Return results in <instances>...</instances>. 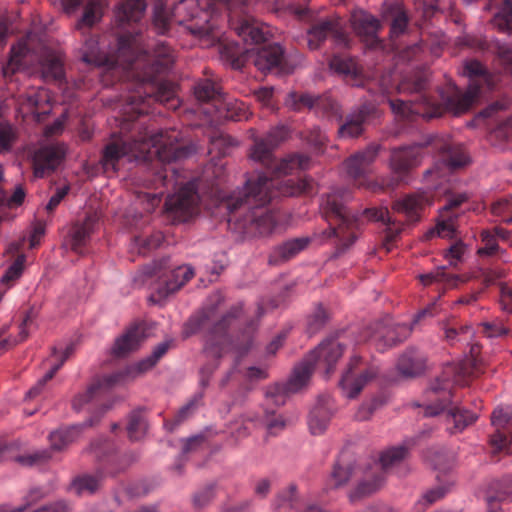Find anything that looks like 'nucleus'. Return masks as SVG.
Here are the masks:
<instances>
[{
    "label": "nucleus",
    "instance_id": "obj_24",
    "mask_svg": "<svg viewBox=\"0 0 512 512\" xmlns=\"http://www.w3.org/2000/svg\"><path fill=\"white\" fill-rule=\"evenodd\" d=\"M350 22L355 33L363 39L370 47H376L380 40L378 32L381 28L380 21L362 9L352 12Z\"/></svg>",
    "mask_w": 512,
    "mask_h": 512
},
{
    "label": "nucleus",
    "instance_id": "obj_45",
    "mask_svg": "<svg viewBox=\"0 0 512 512\" xmlns=\"http://www.w3.org/2000/svg\"><path fill=\"white\" fill-rule=\"evenodd\" d=\"M385 17H391V37L403 34L408 24V16L400 4H391L385 10Z\"/></svg>",
    "mask_w": 512,
    "mask_h": 512
},
{
    "label": "nucleus",
    "instance_id": "obj_34",
    "mask_svg": "<svg viewBox=\"0 0 512 512\" xmlns=\"http://www.w3.org/2000/svg\"><path fill=\"white\" fill-rule=\"evenodd\" d=\"M74 352V344H69L65 347V349L59 352L56 348L53 349L52 357L55 358L56 362L53 363L50 369L45 373V375L38 380V382L29 389L27 392L28 398H34L40 394L43 387L46 385L48 381H50L57 371L63 366L65 361L73 354Z\"/></svg>",
    "mask_w": 512,
    "mask_h": 512
},
{
    "label": "nucleus",
    "instance_id": "obj_37",
    "mask_svg": "<svg viewBox=\"0 0 512 512\" xmlns=\"http://www.w3.org/2000/svg\"><path fill=\"white\" fill-rule=\"evenodd\" d=\"M23 109L35 115L38 121L44 119L50 112L49 97L45 90L28 93L21 102Z\"/></svg>",
    "mask_w": 512,
    "mask_h": 512
},
{
    "label": "nucleus",
    "instance_id": "obj_63",
    "mask_svg": "<svg viewBox=\"0 0 512 512\" xmlns=\"http://www.w3.org/2000/svg\"><path fill=\"white\" fill-rule=\"evenodd\" d=\"M466 252V246L463 242L459 241L452 244L444 253V258L448 261L449 265L456 268L463 260V255Z\"/></svg>",
    "mask_w": 512,
    "mask_h": 512
},
{
    "label": "nucleus",
    "instance_id": "obj_21",
    "mask_svg": "<svg viewBox=\"0 0 512 512\" xmlns=\"http://www.w3.org/2000/svg\"><path fill=\"white\" fill-rule=\"evenodd\" d=\"M377 114L375 103L366 101L348 113L338 128L341 139L358 138L364 132L365 124Z\"/></svg>",
    "mask_w": 512,
    "mask_h": 512
},
{
    "label": "nucleus",
    "instance_id": "obj_2",
    "mask_svg": "<svg viewBox=\"0 0 512 512\" xmlns=\"http://www.w3.org/2000/svg\"><path fill=\"white\" fill-rule=\"evenodd\" d=\"M67 12L75 10L80 5H85L82 18L77 23V29L85 36L81 48L83 62L95 66H119L127 72H131L135 78L133 90L137 93L142 85L152 83H170L162 80L174 63V51L165 42H158L150 50V45L145 42L139 23L146 10L145 0H123L116 10V20L121 31L117 36V49L113 58L107 57L100 51L98 36H86L87 31L100 18L98 0H62Z\"/></svg>",
    "mask_w": 512,
    "mask_h": 512
},
{
    "label": "nucleus",
    "instance_id": "obj_22",
    "mask_svg": "<svg viewBox=\"0 0 512 512\" xmlns=\"http://www.w3.org/2000/svg\"><path fill=\"white\" fill-rule=\"evenodd\" d=\"M66 152L64 143L50 144L36 150L32 158L34 175L42 178L53 172L64 160Z\"/></svg>",
    "mask_w": 512,
    "mask_h": 512
},
{
    "label": "nucleus",
    "instance_id": "obj_23",
    "mask_svg": "<svg viewBox=\"0 0 512 512\" xmlns=\"http://www.w3.org/2000/svg\"><path fill=\"white\" fill-rule=\"evenodd\" d=\"M286 103L294 110L313 109L325 117L337 116L340 111L338 103L329 96L313 97L310 94L290 93Z\"/></svg>",
    "mask_w": 512,
    "mask_h": 512
},
{
    "label": "nucleus",
    "instance_id": "obj_12",
    "mask_svg": "<svg viewBox=\"0 0 512 512\" xmlns=\"http://www.w3.org/2000/svg\"><path fill=\"white\" fill-rule=\"evenodd\" d=\"M257 0H229L230 28L247 44L258 45L268 40L269 27L250 15V7Z\"/></svg>",
    "mask_w": 512,
    "mask_h": 512
},
{
    "label": "nucleus",
    "instance_id": "obj_40",
    "mask_svg": "<svg viewBox=\"0 0 512 512\" xmlns=\"http://www.w3.org/2000/svg\"><path fill=\"white\" fill-rule=\"evenodd\" d=\"M330 69L343 76L345 79L354 81L358 85L357 79L361 73L356 61L347 55H334L329 62Z\"/></svg>",
    "mask_w": 512,
    "mask_h": 512
},
{
    "label": "nucleus",
    "instance_id": "obj_58",
    "mask_svg": "<svg viewBox=\"0 0 512 512\" xmlns=\"http://www.w3.org/2000/svg\"><path fill=\"white\" fill-rule=\"evenodd\" d=\"M164 240L162 232H154L150 236H136L134 238L135 245L139 248V253L147 252L158 248Z\"/></svg>",
    "mask_w": 512,
    "mask_h": 512
},
{
    "label": "nucleus",
    "instance_id": "obj_48",
    "mask_svg": "<svg viewBox=\"0 0 512 512\" xmlns=\"http://www.w3.org/2000/svg\"><path fill=\"white\" fill-rule=\"evenodd\" d=\"M481 242L482 246L477 250L480 257H503L504 250L500 248L495 235L491 231L484 230L481 232Z\"/></svg>",
    "mask_w": 512,
    "mask_h": 512
},
{
    "label": "nucleus",
    "instance_id": "obj_26",
    "mask_svg": "<svg viewBox=\"0 0 512 512\" xmlns=\"http://www.w3.org/2000/svg\"><path fill=\"white\" fill-rule=\"evenodd\" d=\"M440 160L450 169H458L468 164L469 158L462 144L450 140L435 139L432 142Z\"/></svg>",
    "mask_w": 512,
    "mask_h": 512
},
{
    "label": "nucleus",
    "instance_id": "obj_11",
    "mask_svg": "<svg viewBox=\"0 0 512 512\" xmlns=\"http://www.w3.org/2000/svg\"><path fill=\"white\" fill-rule=\"evenodd\" d=\"M221 53L232 64L233 68L241 69L247 64H253L262 72L280 67L284 51L279 44L261 48L242 49L236 43L221 44Z\"/></svg>",
    "mask_w": 512,
    "mask_h": 512
},
{
    "label": "nucleus",
    "instance_id": "obj_6",
    "mask_svg": "<svg viewBox=\"0 0 512 512\" xmlns=\"http://www.w3.org/2000/svg\"><path fill=\"white\" fill-rule=\"evenodd\" d=\"M229 7V0H180L169 11L164 4L157 2L154 7L153 27L158 34H165L171 23L184 24L199 19V22L187 28L193 35L214 44L220 42L221 35L212 23L213 15L222 8L229 13Z\"/></svg>",
    "mask_w": 512,
    "mask_h": 512
},
{
    "label": "nucleus",
    "instance_id": "obj_52",
    "mask_svg": "<svg viewBox=\"0 0 512 512\" xmlns=\"http://www.w3.org/2000/svg\"><path fill=\"white\" fill-rule=\"evenodd\" d=\"M383 481L382 474L376 475L372 481H362L357 487L350 492L349 499L351 502H356L363 497H366L375 492Z\"/></svg>",
    "mask_w": 512,
    "mask_h": 512
},
{
    "label": "nucleus",
    "instance_id": "obj_59",
    "mask_svg": "<svg viewBox=\"0 0 512 512\" xmlns=\"http://www.w3.org/2000/svg\"><path fill=\"white\" fill-rule=\"evenodd\" d=\"M201 398H202V395L195 396L186 405L181 407L179 409V411L177 412V414L175 415L173 421L171 423L170 422H166L165 426L169 430H173L175 426L179 425L184 420H186L188 417H190L194 413L196 408L198 407V403L201 400Z\"/></svg>",
    "mask_w": 512,
    "mask_h": 512
},
{
    "label": "nucleus",
    "instance_id": "obj_50",
    "mask_svg": "<svg viewBox=\"0 0 512 512\" xmlns=\"http://www.w3.org/2000/svg\"><path fill=\"white\" fill-rule=\"evenodd\" d=\"M354 466L351 463L337 462L331 473L329 485L331 488H339L345 485L352 477Z\"/></svg>",
    "mask_w": 512,
    "mask_h": 512
},
{
    "label": "nucleus",
    "instance_id": "obj_42",
    "mask_svg": "<svg viewBox=\"0 0 512 512\" xmlns=\"http://www.w3.org/2000/svg\"><path fill=\"white\" fill-rule=\"evenodd\" d=\"M194 95L200 102H220L221 87L210 78L199 80L194 86Z\"/></svg>",
    "mask_w": 512,
    "mask_h": 512
},
{
    "label": "nucleus",
    "instance_id": "obj_41",
    "mask_svg": "<svg viewBox=\"0 0 512 512\" xmlns=\"http://www.w3.org/2000/svg\"><path fill=\"white\" fill-rule=\"evenodd\" d=\"M445 270L446 268L444 266L438 267L434 271L420 275L419 279L425 286L433 283H441L445 288H455L460 282L466 281V279L461 276L447 274Z\"/></svg>",
    "mask_w": 512,
    "mask_h": 512
},
{
    "label": "nucleus",
    "instance_id": "obj_60",
    "mask_svg": "<svg viewBox=\"0 0 512 512\" xmlns=\"http://www.w3.org/2000/svg\"><path fill=\"white\" fill-rule=\"evenodd\" d=\"M328 315L324 308L319 305L307 319V332L313 335L319 332L327 323Z\"/></svg>",
    "mask_w": 512,
    "mask_h": 512
},
{
    "label": "nucleus",
    "instance_id": "obj_32",
    "mask_svg": "<svg viewBox=\"0 0 512 512\" xmlns=\"http://www.w3.org/2000/svg\"><path fill=\"white\" fill-rule=\"evenodd\" d=\"M426 367V357L417 349H407L398 359L397 369L405 377L420 375Z\"/></svg>",
    "mask_w": 512,
    "mask_h": 512
},
{
    "label": "nucleus",
    "instance_id": "obj_44",
    "mask_svg": "<svg viewBox=\"0 0 512 512\" xmlns=\"http://www.w3.org/2000/svg\"><path fill=\"white\" fill-rule=\"evenodd\" d=\"M447 421L454 424L453 428H449L451 433L461 432L469 425L473 424L478 415L469 410L460 407H452L447 413Z\"/></svg>",
    "mask_w": 512,
    "mask_h": 512
},
{
    "label": "nucleus",
    "instance_id": "obj_31",
    "mask_svg": "<svg viewBox=\"0 0 512 512\" xmlns=\"http://www.w3.org/2000/svg\"><path fill=\"white\" fill-rule=\"evenodd\" d=\"M330 402L329 396H322L311 410L308 425L312 434L320 435L326 430L332 416Z\"/></svg>",
    "mask_w": 512,
    "mask_h": 512
},
{
    "label": "nucleus",
    "instance_id": "obj_39",
    "mask_svg": "<svg viewBox=\"0 0 512 512\" xmlns=\"http://www.w3.org/2000/svg\"><path fill=\"white\" fill-rule=\"evenodd\" d=\"M425 204V198L418 195H407L406 197L395 201L393 210L406 216L410 222L419 220L420 211Z\"/></svg>",
    "mask_w": 512,
    "mask_h": 512
},
{
    "label": "nucleus",
    "instance_id": "obj_57",
    "mask_svg": "<svg viewBox=\"0 0 512 512\" xmlns=\"http://www.w3.org/2000/svg\"><path fill=\"white\" fill-rule=\"evenodd\" d=\"M263 423L267 433L272 436L278 435L286 427V421L283 416L269 410L265 411L263 416Z\"/></svg>",
    "mask_w": 512,
    "mask_h": 512
},
{
    "label": "nucleus",
    "instance_id": "obj_27",
    "mask_svg": "<svg viewBox=\"0 0 512 512\" xmlns=\"http://www.w3.org/2000/svg\"><path fill=\"white\" fill-rule=\"evenodd\" d=\"M363 216L368 220L382 222L386 226V233L383 244L387 251L391 250L392 244L399 236L403 229V224L392 220L387 208H366L363 211Z\"/></svg>",
    "mask_w": 512,
    "mask_h": 512
},
{
    "label": "nucleus",
    "instance_id": "obj_38",
    "mask_svg": "<svg viewBox=\"0 0 512 512\" xmlns=\"http://www.w3.org/2000/svg\"><path fill=\"white\" fill-rule=\"evenodd\" d=\"M411 329L405 325H397L393 330H387L384 332H376L372 335L371 340L375 342L376 347L379 351H384L387 347H392L397 343L402 342L408 337Z\"/></svg>",
    "mask_w": 512,
    "mask_h": 512
},
{
    "label": "nucleus",
    "instance_id": "obj_25",
    "mask_svg": "<svg viewBox=\"0 0 512 512\" xmlns=\"http://www.w3.org/2000/svg\"><path fill=\"white\" fill-rule=\"evenodd\" d=\"M344 352V346L334 337L323 340L317 348L311 351L307 356H312L314 367L323 365L325 373L329 375L333 371L334 365Z\"/></svg>",
    "mask_w": 512,
    "mask_h": 512
},
{
    "label": "nucleus",
    "instance_id": "obj_19",
    "mask_svg": "<svg viewBox=\"0 0 512 512\" xmlns=\"http://www.w3.org/2000/svg\"><path fill=\"white\" fill-rule=\"evenodd\" d=\"M111 407V402H104L95 409L90 418L85 422L68 427H62L51 432L49 435L51 449L55 451L64 449L67 445L74 442L86 428L93 427L98 424L102 416L111 409Z\"/></svg>",
    "mask_w": 512,
    "mask_h": 512
},
{
    "label": "nucleus",
    "instance_id": "obj_56",
    "mask_svg": "<svg viewBox=\"0 0 512 512\" xmlns=\"http://www.w3.org/2000/svg\"><path fill=\"white\" fill-rule=\"evenodd\" d=\"M493 23L500 31L512 32V3L505 0L500 11L495 15Z\"/></svg>",
    "mask_w": 512,
    "mask_h": 512
},
{
    "label": "nucleus",
    "instance_id": "obj_17",
    "mask_svg": "<svg viewBox=\"0 0 512 512\" xmlns=\"http://www.w3.org/2000/svg\"><path fill=\"white\" fill-rule=\"evenodd\" d=\"M381 149L380 144L371 143L362 151L356 152L345 160L346 173L356 186L369 187L368 174Z\"/></svg>",
    "mask_w": 512,
    "mask_h": 512
},
{
    "label": "nucleus",
    "instance_id": "obj_53",
    "mask_svg": "<svg viewBox=\"0 0 512 512\" xmlns=\"http://www.w3.org/2000/svg\"><path fill=\"white\" fill-rule=\"evenodd\" d=\"M51 458V452L49 449L35 450L23 455H18L15 461L25 467L39 466Z\"/></svg>",
    "mask_w": 512,
    "mask_h": 512
},
{
    "label": "nucleus",
    "instance_id": "obj_29",
    "mask_svg": "<svg viewBox=\"0 0 512 512\" xmlns=\"http://www.w3.org/2000/svg\"><path fill=\"white\" fill-rule=\"evenodd\" d=\"M144 329L140 325L129 327L120 337L115 340L111 353L115 357H125L139 348L144 340Z\"/></svg>",
    "mask_w": 512,
    "mask_h": 512
},
{
    "label": "nucleus",
    "instance_id": "obj_13",
    "mask_svg": "<svg viewBox=\"0 0 512 512\" xmlns=\"http://www.w3.org/2000/svg\"><path fill=\"white\" fill-rule=\"evenodd\" d=\"M145 274L157 278L150 301L158 303L183 287L194 276V271L186 265L172 267L170 259L166 258L155 262L153 267H147Z\"/></svg>",
    "mask_w": 512,
    "mask_h": 512
},
{
    "label": "nucleus",
    "instance_id": "obj_8",
    "mask_svg": "<svg viewBox=\"0 0 512 512\" xmlns=\"http://www.w3.org/2000/svg\"><path fill=\"white\" fill-rule=\"evenodd\" d=\"M169 348L170 342L159 343L148 357L142 359L135 365L128 366L123 370L114 372L93 382L85 391L74 396L71 403L72 409L76 412H80L90 403L99 401L103 394L112 386L125 382L127 379H134L149 371L168 352Z\"/></svg>",
    "mask_w": 512,
    "mask_h": 512
},
{
    "label": "nucleus",
    "instance_id": "obj_49",
    "mask_svg": "<svg viewBox=\"0 0 512 512\" xmlns=\"http://www.w3.org/2000/svg\"><path fill=\"white\" fill-rule=\"evenodd\" d=\"M444 339L450 344L462 340H467L469 335L472 333V329L469 325H458L456 322L447 321L443 323Z\"/></svg>",
    "mask_w": 512,
    "mask_h": 512
},
{
    "label": "nucleus",
    "instance_id": "obj_1",
    "mask_svg": "<svg viewBox=\"0 0 512 512\" xmlns=\"http://www.w3.org/2000/svg\"><path fill=\"white\" fill-rule=\"evenodd\" d=\"M143 91L129 93L125 99L122 130L133 132L131 135L107 144L103 150L101 164L105 171L117 170L119 161L125 157L128 161L149 162L156 169L155 183L169 189L179 186L176 193L165 201V212L173 222H186L198 212L199 195L196 181L183 183L178 168L172 164L188 157L192 150L179 142L180 133L175 130L156 131L145 122H135L147 114L152 103L159 102L170 109L179 106L176 98V86L173 83H152L142 85Z\"/></svg>",
    "mask_w": 512,
    "mask_h": 512
},
{
    "label": "nucleus",
    "instance_id": "obj_20",
    "mask_svg": "<svg viewBox=\"0 0 512 512\" xmlns=\"http://www.w3.org/2000/svg\"><path fill=\"white\" fill-rule=\"evenodd\" d=\"M468 200L466 193H459L448 198L440 210L436 226L427 233V237L438 235L442 238H452L456 233L459 213L457 209Z\"/></svg>",
    "mask_w": 512,
    "mask_h": 512
},
{
    "label": "nucleus",
    "instance_id": "obj_3",
    "mask_svg": "<svg viewBox=\"0 0 512 512\" xmlns=\"http://www.w3.org/2000/svg\"><path fill=\"white\" fill-rule=\"evenodd\" d=\"M287 136L288 129L285 126H278L263 137H255L249 157L270 170L275 177H267L264 174L253 175L246 180L242 189L224 196L219 203L220 209L227 211L228 221L237 220L236 213L248 210L243 219V228L259 236L270 234L276 226L273 215L260 210L261 208L279 195L294 196L308 194L312 191L313 181L311 179L303 178L297 182L292 179H279L281 175H288L296 170H305L310 164V158L300 153L290 154L281 160L274 157V149Z\"/></svg>",
    "mask_w": 512,
    "mask_h": 512
},
{
    "label": "nucleus",
    "instance_id": "obj_9",
    "mask_svg": "<svg viewBox=\"0 0 512 512\" xmlns=\"http://www.w3.org/2000/svg\"><path fill=\"white\" fill-rule=\"evenodd\" d=\"M90 451L99 462H102V466L95 475L85 474L73 480L71 489L77 494L95 492L105 475L115 476L124 471L132 462V459L126 456L119 457L112 453V444L107 440L93 442Z\"/></svg>",
    "mask_w": 512,
    "mask_h": 512
},
{
    "label": "nucleus",
    "instance_id": "obj_35",
    "mask_svg": "<svg viewBox=\"0 0 512 512\" xmlns=\"http://www.w3.org/2000/svg\"><path fill=\"white\" fill-rule=\"evenodd\" d=\"M41 71L45 80L61 82L64 79V60L62 54L47 51L41 59Z\"/></svg>",
    "mask_w": 512,
    "mask_h": 512
},
{
    "label": "nucleus",
    "instance_id": "obj_33",
    "mask_svg": "<svg viewBox=\"0 0 512 512\" xmlns=\"http://www.w3.org/2000/svg\"><path fill=\"white\" fill-rule=\"evenodd\" d=\"M308 244L309 238L307 237L289 239L274 247L269 256V262L271 264L286 262L303 251Z\"/></svg>",
    "mask_w": 512,
    "mask_h": 512
},
{
    "label": "nucleus",
    "instance_id": "obj_54",
    "mask_svg": "<svg viewBox=\"0 0 512 512\" xmlns=\"http://www.w3.org/2000/svg\"><path fill=\"white\" fill-rule=\"evenodd\" d=\"M32 322V316L30 313H27L23 318L20 326H19V335L18 338H5L3 337V332H0V354L7 351L10 347L23 342L28 337L27 326Z\"/></svg>",
    "mask_w": 512,
    "mask_h": 512
},
{
    "label": "nucleus",
    "instance_id": "obj_15",
    "mask_svg": "<svg viewBox=\"0 0 512 512\" xmlns=\"http://www.w3.org/2000/svg\"><path fill=\"white\" fill-rule=\"evenodd\" d=\"M313 359V355L306 356L294 367L286 382L277 383L267 389L266 398L277 405H283L287 394L296 393L306 386L315 369Z\"/></svg>",
    "mask_w": 512,
    "mask_h": 512
},
{
    "label": "nucleus",
    "instance_id": "obj_10",
    "mask_svg": "<svg viewBox=\"0 0 512 512\" xmlns=\"http://www.w3.org/2000/svg\"><path fill=\"white\" fill-rule=\"evenodd\" d=\"M479 373L480 370L476 366L468 370L466 366L448 365L444 369L443 376L438 378L425 392L426 401L418 404L419 407L424 408V416H437L451 404L452 383L461 384L462 376H478Z\"/></svg>",
    "mask_w": 512,
    "mask_h": 512
},
{
    "label": "nucleus",
    "instance_id": "obj_46",
    "mask_svg": "<svg viewBox=\"0 0 512 512\" xmlns=\"http://www.w3.org/2000/svg\"><path fill=\"white\" fill-rule=\"evenodd\" d=\"M486 496L488 499L505 501L512 497V476L507 475L490 483Z\"/></svg>",
    "mask_w": 512,
    "mask_h": 512
},
{
    "label": "nucleus",
    "instance_id": "obj_62",
    "mask_svg": "<svg viewBox=\"0 0 512 512\" xmlns=\"http://www.w3.org/2000/svg\"><path fill=\"white\" fill-rule=\"evenodd\" d=\"M26 46H20L19 48L13 47L11 50V57L7 65L3 68L4 75L14 74L22 65L23 58L26 53Z\"/></svg>",
    "mask_w": 512,
    "mask_h": 512
},
{
    "label": "nucleus",
    "instance_id": "obj_64",
    "mask_svg": "<svg viewBox=\"0 0 512 512\" xmlns=\"http://www.w3.org/2000/svg\"><path fill=\"white\" fill-rule=\"evenodd\" d=\"M494 52L507 73L512 74V49L499 42L495 43Z\"/></svg>",
    "mask_w": 512,
    "mask_h": 512
},
{
    "label": "nucleus",
    "instance_id": "obj_5",
    "mask_svg": "<svg viewBox=\"0 0 512 512\" xmlns=\"http://www.w3.org/2000/svg\"><path fill=\"white\" fill-rule=\"evenodd\" d=\"M224 302L221 293L212 294L204 307L192 315L184 326L186 337L205 331V353L213 359L202 367L200 371V384L206 387L209 384L210 376L218 367V360L232 347L241 354L247 353L251 348L254 335L258 327L257 320L251 319L246 322L245 327L240 330L235 340L229 335V329L239 320L243 313L242 304L238 303L230 307L225 313L219 315L218 310Z\"/></svg>",
    "mask_w": 512,
    "mask_h": 512
},
{
    "label": "nucleus",
    "instance_id": "obj_61",
    "mask_svg": "<svg viewBox=\"0 0 512 512\" xmlns=\"http://www.w3.org/2000/svg\"><path fill=\"white\" fill-rule=\"evenodd\" d=\"M25 262L26 256L24 254H19L3 274L1 281L3 283H10L18 279L23 272Z\"/></svg>",
    "mask_w": 512,
    "mask_h": 512
},
{
    "label": "nucleus",
    "instance_id": "obj_51",
    "mask_svg": "<svg viewBox=\"0 0 512 512\" xmlns=\"http://www.w3.org/2000/svg\"><path fill=\"white\" fill-rule=\"evenodd\" d=\"M427 460L435 470L446 473L452 469L455 458L454 455L448 451L437 450L428 455Z\"/></svg>",
    "mask_w": 512,
    "mask_h": 512
},
{
    "label": "nucleus",
    "instance_id": "obj_14",
    "mask_svg": "<svg viewBox=\"0 0 512 512\" xmlns=\"http://www.w3.org/2000/svg\"><path fill=\"white\" fill-rule=\"evenodd\" d=\"M333 38L336 44L347 47L349 36L344 29V23L337 15L319 16L312 19L307 31V41L310 49H318L327 38Z\"/></svg>",
    "mask_w": 512,
    "mask_h": 512
},
{
    "label": "nucleus",
    "instance_id": "obj_7",
    "mask_svg": "<svg viewBox=\"0 0 512 512\" xmlns=\"http://www.w3.org/2000/svg\"><path fill=\"white\" fill-rule=\"evenodd\" d=\"M352 198L348 188H334L321 203V210L329 225V237L335 238L336 253L342 254L357 239L362 219L352 213L346 204Z\"/></svg>",
    "mask_w": 512,
    "mask_h": 512
},
{
    "label": "nucleus",
    "instance_id": "obj_16",
    "mask_svg": "<svg viewBox=\"0 0 512 512\" xmlns=\"http://www.w3.org/2000/svg\"><path fill=\"white\" fill-rule=\"evenodd\" d=\"M378 374V368L372 364H366L359 356L350 359L347 370L343 374L340 386L347 398L358 396L364 386Z\"/></svg>",
    "mask_w": 512,
    "mask_h": 512
},
{
    "label": "nucleus",
    "instance_id": "obj_47",
    "mask_svg": "<svg viewBox=\"0 0 512 512\" xmlns=\"http://www.w3.org/2000/svg\"><path fill=\"white\" fill-rule=\"evenodd\" d=\"M220 105L224 111L222 116L232 121L248 120L251 115L246 104L239 100L223 101Z\"/></svg>",
    "mask_w": 512,
    "mask_h": 512
},
{
    "label": "nucleus",
    "instance_id": "obj_36",
    "mask_svg": "<svg viewBox=\"0 0 512 512\" xmlns=\"http://www.w3.org/2000/svg\"><path fill=\"white\" fill-rule=\"evenodd\" d=\"M96 223V217L88 215L81 223H76L70 232V246L71 249L77 253H82L83 248L88 243L91 234L93 233Z\"/></svg>",
    "mask_w": 512,
    "mask_h": 512
},
{
    "label": "nucleus",
    "instance_id": "obj_18",
    "mask_svg": "<svg viewBox=\"0 0 512 512\" xmlns=\"http://www.w3.org/2000/svg\"><path fill=\"white\" fill-rule=\"evenodd\" d=\"M491 424L495 428L489 439L493 453L512 454V407H497L491 415Z\"/></svg>",
    "mask_w": 512,
    "mask_h": 512
},
{
    "label": "nucleus",
    "instance_id": "obj_30",
    "mask_svg": "<svg viewBox=\"0 0 512 512\" xmlns=\"http://www.w3.org/2000/svg\"><path fill=\"white\" fill-rule=\"evenodd\" d=\"M430 432L431 429L429 431L424 430L417 437L406 439L403 444L390 447L383 451L379 458L381 468L388 470L389 468L399 465L407 457L409 449L416 445L417 439L424 437Z\"/></svg>",
    "mask_w": 512,
    "mask_h": 512
},
{
    "label": "nucleus",
    "instance_id": "obj_4",
    "mask_svg": "<svg viewBox=\"0 0 512 512\" xmlns=\"http://www.w3.org/2000/svg\"><path fill=\"white\" fill-rule=\"evenodd\" d=\"M464 73L469 77L465 92L452 87L447 93L441 92V103L435 102L422 94L427 84V77L422 71H414L405 75L399 82V93H419L420 103L400 99L389 100L393 113L402 118L410 119L413 115L424 118H437L445 112L460 115L472 108L482 93V88L494 87V77L478 60H469L464 64Z\"/></svg>",
    "mask_w": 512,
    "mask_h": 512
},
{
    "label": "nucleus",
    "instance_id": "obj_28",
    "mask_svg": "<svg viewBox=\"0 0 512 512\" xmlns=\"http://www.w3.org/2000/svg\"><path fill=\"white\" fill-rule=\"evenodd\" d=\"M422 146L416 144L392 150L390 165L398 174L406 173L409 169L420 164Z\"/></svg>",
    "mask_w": 512,
    "mask_h": 512
},
{
    "label": "nucleus",
    "instance_id": "obj_55",
    "mask_svg": "<svg viewBox=\"0 0 512 512\" xmlns=\"http://www.w3.org/2000/svg\"><path fill=\"white\" fill-rule=\"evenodd\" d=\"M147 422L140 412H133L129 417L127 426L128 436L131 440H140L146 433Z\"/></svg>",
    "mask_w": 512,
    "mask_h": 512
},
{
    "label": "nucleus",
    "instance_id": "obj_43",
    "mask_svg": "<svg viewBox=\"0 0 512 512\" xmlns=\"http://www.w3.org/2000/svg\"><path fill=\"white\" fill-rule=\"evenodd\" d=\"M512 139V117H506L497 122L489 134V141L500 150L506 148V144Z\"/></svg>",
    "mask_w": 512,
    "mask_h": 512
}]
</instances>
